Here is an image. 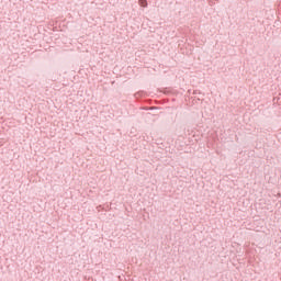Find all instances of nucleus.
<instances>
[{"instance_id": "obj_1", "label": "nucleus", "mask_w": 281, "mask_h": 281, "mask_svg": "<svg viewBox=\"0 0 281 281\" xmlns=\"http://www.w3.org/2000/svg\"><path fill=\"white\" fill-rule=\"evenodd\" d=\"M140 8H148V0H138Z\"/></svg>"}, {"instance_id": "obj_2", "label": "nucleus", "mask_w": 281, "mask_h": 281, "mask_svg": "<svg viewBox=\"0 0 281 281\" xmlns=\"http://www.w3.org/2000/svg\"><path fill=\"white\" fill-rule=\"evenodd\" d=\"M137 95H144V91H139L135 94V97L137 98Z\"/></svg>"}, {"instance_id": "obj_3", "label": "nucleus", "mask_w": 281, "mask_h": 281, "mask_svg": "<svg viewBox=\"0 0 281 281\" xmlns=\"http://www.w3.org/2000/svg\"><path fill=\"white\" fill-rule=\"evenodd\" d=\"M193 94H196V91H193Z\"/></svg>"}]
</instances>
